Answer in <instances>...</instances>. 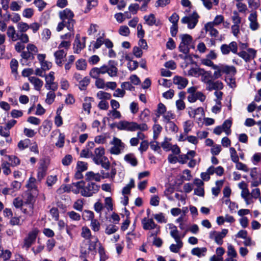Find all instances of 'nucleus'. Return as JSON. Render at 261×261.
<instances>
[{"label": "nucleus", "mask_w": 261, "mask_h": 261, "mask_svg": "<svg viewBox=\"0 0 261 261\" xmlns=\"http://www.w3.org/2000/svg\"><path fill=\"white\" fill-rule=\"evenodd\" d=\"M114 62L110 61L108 65H104L99 68L94 67L91 69L89 72L90 76L93 79L99 78L100 74L107 73L111 77H115L117 75L118 69Z\"/></svg>", "instance_id": "obj_1"}, {"label": "nucleus", "mask_w": 261, "mask_h": 261, "mask_svg": "<svg viewBox=\"0 0 261 261\" xmlns=\"http://www.w3.org/2000/svg\"><path fill=\"white\" fill-rule=\"evenodd\" d=\"M75 186L78 187V190L82 196L86 197L92 196L99 190L100 186L92 181H89L87 185L84 180L75 182Z\"/></svg>", "instance_id": "obj_2"}, {"label": "nucleus", "mask_w": 261, "mask_h": 261, "mask_svg": "<svg viewBox=\"0 0 261 261\" xmlns=\"http://www.w3.org/2000/svg\"><path fill=\"white\" fill-rule=\"evenodd\" d=\"M105 153L103 147L96 148L94 150V154L93 155V161L96 164L100 165L102 168L108 170L110 167V163L108 159L104 155Z\"/></svg>", "instance_id": "obj_3"}, {"label": "nucleus", "mask_w": 261, "mask_h": 261, "mask_svg": "<svg viewBox=\"0 0 261 261\" xmlns=\"http://www.w3.org/2000/svg\"><path fill=\"white\" fill-rule=\"evenodd\" d=\"M59 17L66 23L67 28L69 31H73V27L75 24V20L73 19V12L69 9L66 8L61 11L59 13Z\"/></svg>", "instance_id": "obj_4"}, {"label": "nucleus", "mask_w": 261, "mask_h": 261, "mask_svg": "<svg viewBox=\"0 0 261 261\" xmlns=\"http://www.w3.org/2000/svg\"><path fill=\"white\" fill-rule=\"evenodd\" d=\"M179 37L181 39V42L178 47L179 50L180 52L187 54L189 53L190 48H194L192 37L187 34H181Z\"/></svg>", "instance_id": "obj_5"}, {"label": "nucleus", "mask_w": 261, "mask_h": 261, "mask_svg": "<svg viewBox=\"0 0 261 261\" xmlns=\"http://www.w3.org/2000/svg\"><path fill=\"white\" fill-rule=\"evenodd\" d=\"M141 223L144 230L154 229L150 232V237L156 236L160 232V227L156 224L152 218H144L142 219Z\"/></svg>", "instance_id": "obj_6"}, {"label": "nucleus", "mask_w": 261, "mask_h": 261, "mask_svg": "<svg viewBox=\"0 0 261 261\" xmlns=\"http://www.w3.org/2000/svg\"><path fill=\"white\" fill-rule=\"evenodd\" d=\"M110 144L112 145L110 148V151L113 154H119L121 153L122 151L125 147L124 144L120 139L118 138L114 137L110 142Z\"/></svg>", "instance_id": "obj_7"}, {"label": "nucleus", "mask_w": 261, "mask_h": 261, "mask_svg": "<svg viewBox=\"0 0 261 261\" xmlns=\"http://www.w3.org/2000/svg\"><path fill=\"white\" fill-rule=\"evenodd\" d=\"M38 231L37 229H34L30 231L28 236L24 239L22 245L23 249L28 250L30 247L35 242Z\"/></svg>", "instance_id": "obj_8"}, {"label": "nucleus", "mask_w": 261, "mask_h": 261, "mask_svg": "<svg viewBox=\"0 0 261 261\" xmlns=\"http://www.w3.org/2000/svg\"><path fill=\"white\" fill-rule=\"evenodd\" d=\"M199 18V15L196 12H193L189 16H184L181 19V22L183 24H187L188 28L190 29L194 28L197 24Z\"/></svg>", "instance_id": "obj_9"}, {"label": "nucleus", "mask_w": 261, "mask_h": 261, "mask_svg": "<svg viewBox=\"0 0 261 261\" xmlns=\"http://www.w3.org/2000/svg\"><path fill=\"white\" fill-rule=\"evenodd\" d=\"M55 76L54 72L50 71L47 75L45 76V87L47 90H51L55 91L57 90L58 84L54 82Z\"/></svg>", "instance_id": "obj_10"}, {"label": "nucleus", "mask_w": 261, "mask_h": 261, "mask_svg": "<svg viewBox=\"0 0 261 261\" xmlns=\"http://www.w3.org/2000/svg\"><path fill=\"white\" fill-rule=\"evenodd\" d=\"M228 232V230L223 229L221 232L213 231L210 233V238L214 239L215 242L218 245H221L223 243L222 239L224 238Z\"/></svg>", "instance_id": "obj_11"}, {"label": "nucleus", "mask_w": 261, "mask_h": 261, "mask_svg": "<svg viewBox=\"0 0 261 261\" xmlns=\"http://www.w3.org/2000/svg\"><path fill=\"white\" fill-rule=\"evenodd\" d=\"M249 21V28L253 31L257 30L259 28V24L257 21V13L255 11H252L248 16Z\"/></svg>", "instance_id": "obj_12"}, {"label": "nucleus", "mask_w": 261, "mask_h": 261, "mask_svg": "<svg viewBox=\"0 0 261 261\" xmlns=\"http://www.w3.org/2000/svg\"><path fill=\"white\" fill-rule=\"evenodd\" d=\"M75 185V182H73L71 184L68 185H63L57 190V192L59 194H61L65 192H69L72 191L74 194H79L80 191L78 190V187Z\"/></svg>", "instance_id": "obj_13"}, {"label": "nucleus", "mask_w": 261, "mask_h": 261, "mask_svg": "<svg viewBox=\"0 0 261 261\" xmlns=\"http://www.w3.org/2000/svg\"><path fill=\"white\" fill-rule=\"evenodd\" d=\"M237 54L245 61H248L255 57L256 51L252 48H249L247 51H242Z\"/></svg>", "instance_id": "obj_14"}, {"label": "nucleus", "mask_w": 261, "mask_h": 261, "mask_svg": "<svg viewBox=\"0 0 261 261\" xmlns=\"http://www.w3.org/2000/svg\"><path fill=\"white\" fill-rule=\"evenodd\" d=\"M80 36L79 34L76 35L74 43V52L76 54H79L80 51L85 47L86 37H83V42L82 43L80 40Z\"/></svg>", "instance_id": "obj_15"}, {"label": "nucleus", "mask_w": 261, "mask_h": 261, "mask_svg": "<svg viewBox=\"0 0 261 261\" xmlns=\"http://www.w3.org/2000/svg\"><path fill=\"white\" fill-rule=\"evenodd\" d=\"M66 55L67 53L63 49H59L55 52V62L58 66H62L63 62Z\"/></svg>", "instance_id": "obj_16"}, {"label": "nucleus", "mask_w": 261, "mask_h": 261, "mask_svg": "<svg viewBox=\"0 0 261 261\" xmlns=\"http://www.w3.org/2000/svg\"><path fill=\"white\" fill-rule=\"evenodd\" d=\"M223 88V83L219 81L214 82L212 80L206 85V89L211 91L213 90H221Z\"/></svg>", "instance_id": "obj_17"}, {"label": "nucleus", "mask_w": 261, "mask_h": 261, "mask_svg": "<svg viewBox=\"0 0 261 261\" xmlns=\"http://www.w3.org/2000/svg\"><path fill=\"white\" fill-rule=\"evenodd\" d=\"M174 84L177 86L179 89L185 88L188 84V80L183 77L179 76H175L173 79Z\"/></svg>", "instance_id": "obj_18"}, {"label": "nucleus", "mask_w": 261, "mask_h": 261, "mask_svg": "<svg viewBox=\"0 0 261 261\" xmlns=\"http://www.w3.org/2000/svg\"><path fill=\"white\" fill-rule=\"evenodd\" d=\"M134 122L120 121L117 124V128L119 130L133 132Z\"/></svg>", "instance_id": "obj_19"}, {"label": "nucleus", "mask_w": 261, "mask_h": 261, "mask_svg": "<svg viewBox=\"0 0 261 261\" xmlns=\"http://www.w3.org/2000/svg\"><path fill=\"white\" fill-rule=\"evenodd\" d=\"M215 27L212 23L209 22L206 23L204 25L206 32H208L211 36L217 37L218 36L219 32L215 28Z\"/></svg>", "instance_id": "obj_20"}, {"label": "nucleus", "mask_w": 261, "mask_h": 261, "mask_svg": "<svg viewBox=\"0 0 261 261\" xmlns=\"http://www.w3.org/2000/svg\"><path fill=\"white\" fill-rule=\"evenodd\" d=\"M57 135H58V140L56 143V145L59 147H62L64 144L65 136L59 130H56L52 132L51 137L53 138L54 136Z\"/></svg>", "instance_id": "obj_21"}, {"label": "nucleus", "mask_w": 261, "mask_h": 261, "mask_svg": "<svg viewBox=\"0 0 261 261\" xmlns=\"http://www.w3.org/2000/svg\"><path fill=\"white\" fill-rule=\"evenodd\" d=\"M29 80L32 83L35 90L40 91L43 86V82L42 80L35 76H30L29 77Z\"/></svg>", "instance_id": "obj_22"}, {"label": "nucleus", "mask_w": 261, "mask_h": 261, "mask_svg": "<svg viewBox=\"0 0 261 261\" xmlns=\"http://www.w3.org/2000/svg\"><path fill=\"white\" fill-rule=\"evenodd\" d=\"M19 33H16L14 27L12 25L9 26L7 29V35L13 41L18 40V35Z\"/></svg>", "instance_id": "obj_23"}, {"label": "nucleus", "mask_w": 261, "mask_h": 261, "mask_svg": "<svg viewBox=\"0 0 261 261\" xmlns=\"http://www.w3.org/2000/svg\"><path fill=\"white\" fill-rule=\"evenodd\" d=\"M220 65L221 68V71H222L223 73L234 75L237 72L236 68L233 66H228L222 64Z\"/></svg>", "instance_id": "obj_24"}, {"label": "nucleus", "mask_w": 261, "mask_h": 261, "mask_svg": "<svg viewBox=\"0 0 261 261\" xmlns=\"http://www.w3.org/2000/svg\"><path fill=\"white\" fill-rule=\"evenodd\" d=\"M101 179V175L99 173H94L93 172H88L85 175V180L88 182L94 180L96 181H99Z\"/></svg>", "instance_id": "obj_25"}, {"label": "nucleus", "mask_w": 261, "mask_h": 261, "mask_svg": "<svg viewBox=\"0 0 261 261\" xmlns=\"http://www.w3.org/2000/svg\"><path fill=\"white\" fill-rule=\"evenodd\" d=\"M124 160L132 166H136L138 164L137 159L133 153H130L126 154L124 157Z\"/></svg>", "instance_id": "obj_26"}, {"label": "nucleus", "mask_w": 261, "mask_h": 261, "mask_svg": "<svg viewBox=\"0 0 261 261\" xmlns=\"http://www.w3.org/2000/svg\"><path fill=\"white\" fill-rule=\"evenodd\" d=\"M189 114L190 117L196 118L197 116H198V118L200 119L204 115L203 109L201 107H199L195 110H192L191 112H189Z\"/></svg>", "instance_id": "obj_27"}, {"label": "nucleus", "mask_w": 261, "mask_h": 261, "mask_svg": "<svg viewBox=\"0 0 261 261\" xmlns=\"http://www.w3.org/2000/svg\"><path fill=\"white\" fill-rule=\"evenodd\" d=\"M176 243V244H172L170 247L169 249L171 252L173 253H178L180 249L183 246V243L181 240L175 241Z\"/></svg>", "instance_id": "obj_28"}, {"label": "nucleus", "mask_w": 261, "mask_h": 261, "mask_svg": "<svg viewBox=\"0 0 261 261\" xmlns=\"http://www.w3.org/2000/svg\"><path fill=\"white\" fill-rule=\"evenodd\" d=\"M201 80L202 82L205 83L206 85L213 79L212 73L211 71H206L204 69L201 74Z\"/></svg>", "instance_id": "obj_29"}, {"label": "nucleus", "mask_w": 261, "mask_h": 261, "mask_svg": "<svg viewBox=\"0 0 261 261\" xmlns=\"http://www.w3.org/2000/svg\"><path fill=\"white\" fill-rule=\"evenodd\" d=\"M144 19L146 21V23L150 26L153 25H158V22H156L155 17L153 14H150L149 15H145L144 17Z\"/></svg>", "instance_id": "obj_30"}, {"label": "nucleus", "mask_w": 261, "mask_h": 261, "mask_svg": "<svg viewBox=\"0 0 261 261\" xmlns=\"http://www.w3.org/2000/svg\"><path fill=\"white\" fill-rule=\"evenodd\" d=\"M207 249L205 247L203 248H199L196 247L193 248L191 250V253L194 255L197 256L198 257H200L201 256H204V253L206 252Z\"/></svg>", "instance_id": "obj_31"}, {"label": "nucleus", "mask_w": 261, "mask_h": 261, "mask_svg": "<svg viewBox=\"0 0 261 261\" xmlns=\"http://www.w3.org/2000/svg\"><path fill=\"white\" fill-rule=\"evenodd\" d=\"M148 129V127L146 124H138L137 122H134L133 132H135L138 130H139V132H144L147 130Z\"/></svg>", "instance_id": "obj_32"}, {"label": "nucleus", "mask_w": 261, "mask_h": 261, "mask_svg": "<svg viewBox=\"0 0 261 261\" xmlns=\"http://www.w3.org/2000/svg\"><path fill=\"white\" fill-rule=\"evenodd\" d=\"M232 125V121L230 119L226 120L222 125L223 131L227 135H229L231 133L230 127Z\"/></svg>", "instance_id": "obj_33"}, {"label": "nucleus", "mask_w": 261, "mask_h": 261, "mask_svg": "<svg viewBox=\"0 0 261 261\" xmlns=\"http://www.w3.org/2000/svg\"><path fill=\"white\" fill-rule=\"evenodd\" d=\"M171 231L170 234L175 241L181 240V238L179 234V232L177 227L174 225H171L170 228Z\"/></svg>", "instance_id": "obj_34"}, {"label": "nucleus", "mask_w": 261, "mask_h": 261, "mask_svg": "<svg viewBox=\"0 0 261 261\" xmlns=\"http://www.w3.org/2000/svg\"><path fill=\"white\" fill-rule=\"evenodd\" d=\"M203 69L199 68H192L188 72V75L199 77L202 74Z\"/></svg>", "instance_id": "obj_35"}, {"label": "nucleus", "mask_w": 261, "mask_h": 261, "mask_svg": "<svg viewBox=\"0 0 261 261\" xmlns=\"http://www.w3.org/2000/svg\"><path fill=\"white\" fill-rule=\"evenodd\" d=\"M99 243H100L99 242L98 239L96 237L94 238V240H89L88 241V250H87V251H88V253L89 251H95L96 247L97 246V244H99Z\"/></svg>", "instance_id": "obj_36"}, {"label": "nucleus", "mask_w": 261, "mask_h": 261, "mask_svg": "<svg viewBox=\"0 0 261 261\" xmlns=\"http://www.w3.org/2000/svg\"><path fill=\"white\" fill-rule=\"evenodd\" d=\"M97 97L101 100H109L111 98V94L105 91H100L96 94Z\"/></svg>", "instance_id": "obj_37"}, {"label": "nucleus", "mask_w": 261, "mask_h": 261, "mask_svg": "<svg viewBox=\"0 0 261 261\" xmlns=\"http://www.w3.org/2000/svg\"><path fill=\"white\" fill-rule=\"evenodd\" d=\"M20 56L21 57L20 60V63L22 65H27V61L29 60L30 53L29 51H23L21 53Z\"/></svg>", "instance_id": "obj_38"}, {"label": "nucleus", "mask_w": 261, "mask_h": 261, "mask_svg": "<svg viewBox=\"0 0 261 261\" xmlns=\"http://www.w3.org/2000/svg\"><path fill=\"white\" fill-rule=\"evenodd\" d=\"M135 187L134 180L133 179L130 180L129 182L122 189V194L125 195L130 193V189Z\"/></svg>", "instance_id": "obj_39"}, {"label": "nucleus", "mask_w": 261, "mask_h": 261, "mask_svg": "<svg viewBox=\"0 0 261 261\" xmlns=\"http://www.w3.org/2000/svg\"><path fill=\"white\" fill-rule=\"evenodd\" d=\"M98 253L99 254L100 261H106L108 258V256L106 253L105 250L100 243H99Z\"/></svg>", "instance_id": "obj_40"}, {"label": "nucleus", "mask_w": 261, "mask_h": 261, "mask_svg": "<svg viewBox=\"0 0 261 261\" xmlns=\"http://www.w3.org/2000/svg\"><path fill=\"white\" fill-rule=\"evenodd\" d=\"M213 69L216 70L212 75L213 80L218 79L222 76L223 73L221 71V68L220 65L214 66Z\"/></svg>", "instance_id": "obj_41"}, {"label": "nucleus", "mask_w": 261, "mask_h": 261, "mask_svg": "<svg viewBox=\"0 0 261 261\" xmlns=\"http://www.w3.org/2000/svg\"><path fill=\"white\" fill-rule=\"evenodd\" d=\"M105 34L102 33L101 35H100L97 39L96 41L94 43V48L95 49H98L100 47V46L104 43L105 42Z\"/></svg>", "instance_id": "obj_42"}, {"label": "nucleus", "mask_w": 261, "mask_h": 261, "mask_svg": "<svg viewBox=\"0 0 261 261\" xmlns=\"http://www.w3.org/2000/svg\"><path fill=\"white\" fill-rule=\"evenodd\" d=\"M165 128L167 131L170 132L176 133L178 130L177 126L172 121L166 123Z\"/></svg>", "instance_id": "obj_43"}, {"label": "nucleus", "mask_w": 261, "mask_h": 261, "mask_svg": "<svg viewBox=\"0 0 261 261\" xmlns=\"http://www.w3.org/2000/svg\"><path fill=\"white\" fill-rule=\"evenodd\" d=\"M81 236L85 239H90L91 237V233L90 229L86 226L83 227L82 228Z\"/></svg>", "instance_id": "obj_44"}, {"label": "nucleus", "mask_w": 261, "mask_h": 261, "mask_svg": "<svg viewBox=\"0 0 261 261\" xmlns=\"http://www.w3.org/2000/svg\"><path fill=\"white\" fill-rule=\"evenodd\" d=\"M90 83V79L88 77H84L80 82H79V88L81 90H84L86 89L87 86L89 85Z\"/></svg>", "instance_id": "obj_45"}, {"label": "nucleus", "mask_w": 261, "mask_h": 261, "mask_svg": "<svg viewBox=\"0 0 261 261\" xmlns=\"http://www.w3.org/2000/svg\"><path fill=\"white\" fill-rule=\"evenodd\" d=\"M224 20V17L222 15H217L213 21L208 22L209 23H212L215 26H217L220 24L221 23H223Z\"/></svg>", "instance_id": "obj_46"}, {"label": "nucleus", "mask_w": 261, "mask_h": 261, "mask_svg": "<svg viewBox=\"0 0 261 261\" xmlns=\"http://www.w3.org/2000/svg\"><path fill=\"white\" fill-rule=\"evenodd\" d=\"M76 67L78 70H84L86 69L87 64L85 60L79 59L76 62Z\"/></svg>", "instance_id": "obj_47"}, {"label": "nucleus", "mask_w": 261, "mask_h": 261, "mask_svg": "<svg viewBox=\"0 0 261 261\" xmlns=\"http://www.w3.org/2000/svg\"><path fill=\"white\" fill-rule=\"evenodd\" d=\"M171 140L170 138H165L164 141L161 143L162 147L166 151L170 150L171 148L172 145L169 143Z\"/></svg>", "instance_id": "obj_48"}, {"label": "nucleus", "mask_w": 261, "mask_h": 261, "mask_svg": "<svg viewBox=\"0 0 261 261\" xmlns=\"http://www.w3.org/2000/svg\"><path fill=\"white\" fill-rule=\"evenodd\" d=\"M249 7L256 9L258 8L260 5V0H247Z\"/></svg>", "instance_id": "obj_49"}, {"label": "nucleus", "mask_w": 261, "mask_h": 261, "mask_svg": "<svg viewBox=\"0 0 261 261\" xmlns=\"http://www.w3.org/2000/svg\"><path fill=\"white\" fill-rule=\"evenodd\" d=\"M231 19L233 24L240 25L241 23V18L240 17L237 12H233V15L231 17Z\"/></svg>", "instance_id": "obj_50"}, {"label": "nucleus", "mask_w": 261, "mask_h": 261, "mask_svg": "<svg viewBox=\"0 0 261 261\" xmlns=\"http://www.w3.org/2000/svg\"><path fill=\"white\" fill-rule=\"evenodd\" d=\"M17 28L19 31L21 33H23L30 29V26L25 22H20L18 23Z\"/></svg>", "instance_id": "obj_51"}, {"label": "nucleus", "mask_w": 261, "mask_h": 261, "mask_svg": "<svg viewBox=\"0 0 261 261\" xmlns=\"http://www.w3.org/2000/svg\"><path fill=\"white\" fill-rule=\"evenodd\" d=\"M229 150L231 161L234 163L238 162L239 158L236 149L233 147H230Z\"/></svg>", "instance_id": "obj_52"}, {"label": "nucleus", "mask_w": 261, "mask_h": 261, "mask_svg": "<svg viewBox=\"0 0 261 261\" xmlns=\"http://www.w3.org/2000/svg\"><path fill=\"white\" fill-rule=\"evenodd\" d=\"M54 92V91L51 90V91H49L48 93H47L45 100V101L47 103L50 105L54 101L56 95Z\"/></svg>", "instance_id": "obj_53"}, {"label": "nucleus", "mask_w": 261, "mask_h": 261, "mask_svg": "<svg viewBox=\"0 0 261 261\" xmlns=\"http://www.w3.org/2000/svg\"><path fill=\"white\" fill-rule=\"evenodd\" d=\"M67 215L73 221H79L81 219L80 215L74 211L68 212Z\"/></svg>", "instance_id": "obj_54"}, {"label": "nucleus", "mask_w": 261, "mask_h": 261, "mask_svg": "<svg viewBox=\"0 0 261 261\" xmlns=\"http://www.w3.org/2000/svg\"><path fill=\"white\" fill-rule=\"evenodd\" d=\"M6 157L8 158L9 161H11V164L13 166H15L20 164L19 159L15 156L6 155Z\"/></svg>", "instance_id": "obj_55"}, {"label": "nucleus", "mask_w": 261, "mask_h": 261, "mask_svg": "<svg viewBox=\"0 0 261 261\" xmlns=\"http://www.w3.org/2000/svg\"><path fill=\"white\" fill-rule=\"evenodd\" d=\"M83 217H84V219L88 220V221L91 220V221L92 220L94 219V215L93 213L91 211H88V210H85L84 212Z\"/></svg>", "instance_id": "obj_56"}, {"label": "nucleus", "mask_w": 261, "mask_h": 261, "mask_svg": "<svg viewBox=\"0 0 261 261\" xmlns=\"http://www.w3.org/2000/svg\"><path fill=\"white\" fill-rule=\"evenodd\" d=\"M118 229V227L113 225H109L108 226L106 229L105 232L110 235L113 234L116 232Z\"/></svg>", "instance_id": "obj_57"}, {"label": "nucleus", "mask_w": 261, "mask_h": 261, "mask_svg": "<svg viewBox=\"0 0 261 261\" xmlns=\"http://www.w3.org/2000/svg\"><path fill=\"white\" fill-rule=\"evenodd\" d=\"M149 146L148 142L147 140H143L140 145V147L139 148V150L143 153V152L146 151Z\"/></svg>", "instance_id": "obj_58"}, {"label": "nucleus", "mask_w": 261, "mask_h": 261, "mask_svg": "<svg viewBox=\"0 0 261 261\" xmlns=\"http://www.w3.org/2000/svg\"><path fill=\"white\" fill-rule=\"evenodd\" d=\"M119 34L124 36H127L129 34V29L126 25H122L119 30Z\"/></svg>", "instance_id": "obj_59"}, {"label": "nucleus", "mask_w": 261, "mask_h": 261, "mask_svg": "<svg viewBox=\"0 0 261 261\" xmlns=\"http://www.w3.org/2000/svg\"><path fill=\"white\" fill-rule=\"evenodd\" d=\"M18 63L15 59H12L10 62V67L12 73H17Z\"/></svg>", "instance_id": "obj_60"}, {"label": "nucleus", "mask_w": 261, "mask_h": 261, "mask_svg": "<svg viewBox=\"0 0 261 261\" xmlns=\"http://www.w3.org/2000/svg\"><path fill=\"white\" fill-rule=\"evenodd\" d=\"M227 46H228L230 51H231L233 54H238V45L236 42L232 41L227 45Z\"/></svg>", "instance_id": "obj_61"}, {"label": "nucleus", "mask_w": 261, "mask_h": 261, "mask_svg": "<svg viewBox=\"0 0 261 261\" xmlns=\"http://www.w3.org/2000/svg\"><path fill=\"white\" fill-rule=\"evenodd\" d=\"M72 161V156L70 154L66 155L62 160V163L64 166H68Z\"/></svg>", "instance_id": "obj_62"}, {"label": "nucleus", "mask_w": 261, "mask_h": 261, "mask_svg": "<svg viewBox=\"0 0 261 261\" xmlns=\"http://www.w3.org/2000/svg\"><path fill=\"white\" fill-rule=\"evenodd\" d=\"M159 84L164 87L169 88L172 85V82L170 80L165 79H162L158 81Z\"/></svg>", "instance_id": "obj_63"}, {"label": "nucleus", "mask_w": 261, "mask_h": 261, "mask_svg": "<svg viewBox=\"0 0 261 261\" xmlns=\"http://www.w3.org/2000/svg\"><path fill=\"white\" fill-rule=\"evenodd\" d=\"M227 255L232 257H236L237 253L234 247L231 245H229L228 246V250L227 251Z\"/></svg>", "instance_id": "obj_64"}]
</instances>
